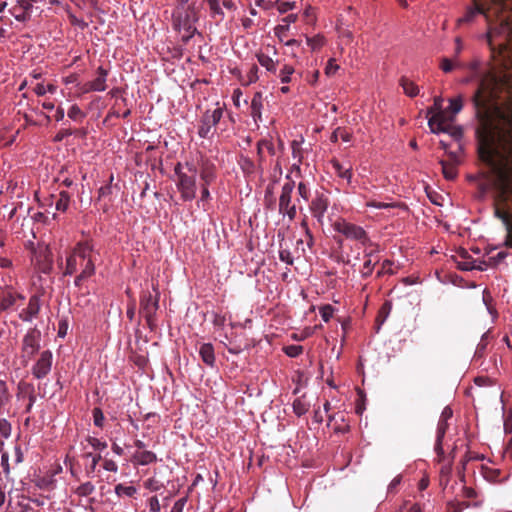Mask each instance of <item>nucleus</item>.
<instances>
[{
	"label": "nucleus",
	"instance_id": "obj_50",
	"mask_svg": "<svg viewBox=\"0 0 512 512\" xmlns=\"http://www.w3.org/2000/svg\"><path fill=\"white\" fill-rule=\"evenodd\" d=\"M334 313V309L331 305H325L320 309V315L324 322H328Z\"/></svg>",
	"mask_w": 512,
	"mask_h": 512
},
{
	"label": "nucleus",
	"instance_id": "obj_8",
	"mask_svg": "<svg viewBox=\"0 0 512 512\" xmlns=\"http://www.w3.org/2000/svg\"><path fill=\"white\" fill-rule=\"evenodd\" d=\"M334 230L347 239L355 240L365 245L369 241V237L366 231L356 224L350 223L346 220H338L333 225Z\"/></svg>",
	"mask_w": 512,
	"mask_h": 512
},
{
	"label": "nucleus",
	"instance_id": "obj_59",
	"mask_svg": "<svg viewBox=\"0 0 512 512\" xmlns=\"http://www.w3.org/2000/svg\"><path fill=\"white\" fill-rule=\"evenodd\" d=\"M292 155L294 159H297L299 163L302 161L300 144L297 141L292 142Z\"/></svg>",
	"mask_w": 512,
	"mask_h": 512
},
{
	"label": "nucleus",
	"instance_id": "obj_64",
	"mask_svg": "<svg viewBox=\"0 0 512 512\" xmlns=\"http://www.w3.org/2000/svg\"><path fill=\"white\" fill-rule=\"evenodd\" d=\"M487 337H488V332L483 334L481 341L477 345L476 352H475L476 355L480 356L484 352V350L486 348V344H487V342H486Z\"/></svg>",
	"mask_w": 512,
	"mask_h": 512
},
{
	"label": "nucleus",
	"instance_id": "obj_56",
	"mask_svg": "<svg viewBox=\"0 0 512 512\" xmlns=\"http://www.w3.org/2000/svg\"><path fill=\"white\" fill-rule=\"evenodd\" d=\"M103 469L109 472L116 473L118 471V465L112 459H104Z\"/></svg>",
	"mask_w": 512,
	"mask_h": 512
},
{
	"label": "nucleus",
	"instance_id": "obj_19",
	"mask_svg": "<svg viewBox=\"0 0 512 512\" xmlns=\"http://www.w3.org/2000/svg\"><path fill=\"white\" fill-rule=\"evenodd\" d=\"M24 298L25 297L20 293L11 292V291L6 292L5 294H3V296L0 299V310H2V311L8 310L9 308L13 307L16 304V301L18 299L24 300Z\"/></svg>",
	"mask_w": 512,
	"mask_h": 512
},
{
	"label": "nucleus",
	"instance_id": "obj_27",
	"mask_svg": "<svg viewBox=\"0 0 512 512\" xmlns=\"http://www.w3.org/2000/svg\"><path fill=\"white\" fill-rule=\"evenodd\" d=\"M95 490H96L95 485L90 481H86V482L81 483L78 487H76L74 489V493L78 497H88V496L92 495L95 492Z\"/></svg>",
	"mask_w": 512,
	"mask_h": 512
},
{
	"label": "nucleus",
	"instance_id": "obj_57",
	"mask_svg": "<svg viewBox=\"0 0 512 512\" xmlns=\"http://www.w3.org/2000/svg\"><path fill=\"white\" fill-rule=\"evenodd\" d=\"M366 207L377 208V209H386V208L393 207V204L370 200V201L366 202Z\"/></svg>",
	"mask_w": 512,
	"mask_h": 512
},
{
	"label": "nucleus",
	"instance_id": "obj_60",
	"mask_svg": "<svg viewBox=\"0 0 512 512\" xmlns=\"http://www.w3.org/2000/svg\"><path fill=\"white\" fill-rule=\"evenodd\" d=\"M226 318L224 315L214 313L212 323L215 327L222 328L225 325Z\"/></svg>",
	"mask_w": 512,
	"mask_h": 512
},
{
	"label": "nucleus",
	"instance_id": "obj_39",
	"mask_svg": "<svg viewBox=\"0 0 512 512\" xmlns=\"http://www.w3.org/2000/svg\"><path fill=\"white\" fill-rule=\"evenodd\" d=\"M294 68L290 65H284L280 70L279 77L280 81L284 84L291 82V76L294 73Z\"/></svg>",
	"mask_w": 512,
	"mask_h": 512
},
{
	"label": "nucleus",
	"instance_id": "obj_38",
	"mask_svg": "<svg viewBox=\"0 0 512 512\" xmlns=\"http://www.w3.org/2000/svg\"><path fill=\"white\" fill-rule=\"evenodd\" d=\"M68 117L73 121H82L86 117V114L77 104H73L68 110Z\"/></svg>",
	"mask_w": 512,
	"mask_h": 512
},
{
	"label": "nucleus",
	"instance_id": "obj_17",
	"mask_svg": "<svg viewBox=\"0 0 512 512\" xmlns=\"http://www.w3.org/2000/svg\"><path fill=\"white\" fill-rule=\"evenodd\" d=\"M199 355L202 359V361L210 366H215V353H214V347L211 343H203L200 345L199 348Z\"/></svg>",
	"mask_w": 512,
	"mask_h": 512
},
{
	"label": "nucleus",
	"instance_id": "obj_55",
	"mask_svg": "<svg viewBox=\"0 0 512 512\" xmlns=\"http://www.w3.org/2000/svg\"><path fill=\"white\" fill-rule=\"evenodd\" d=\"M338 69H339V65H337L335 63V60L329 59L327 65L325 67V74L327 76H332L337 72Z\"/></svg>",
	"mask_w": 512,
	"mask_h": 512
},
{
	"label": "nucleus",
	"instance_id": "obj_2",
	"mask_svg": "<svg viewBox=\"0 0 512 512\" xmlns=\"http://www.w3.org/2000/svg\"><path fill=\"white\" fill-rule=\"evenodd\" d=\"M100 252L91 239L78 241L66 256L64 276L75 275L74 285L81 288L96 273Z\"/></svg>",
	"mask_w": 512,
	"mask_h": 512
},
{
	"label": "nucleus",
	"instance_id": "obj_16",
	"mask_svg": "<svg viewBox=\"0 0 512 512\" xmlns=\"http://www.w3.org/2000/svg\"><path fill=\"white\" fill-rule=\"evenodd\" d=\"M263 102L264 99L262 92H256L252 97L250 105V114L255 122L262 120Z\"/></svg>",
	"mask_w": 512,
	"mask_h": 512
},
{
	"label": "nucleus",
	"instance_id": "obj_29",
	"mask_svg": "<svg viewBox=\"0 0 512 512\" xmlns=\"http://www.w3.org/2000/svg\"><path fill=\"white\" fill-rule=\"evenodd\" d=\"M440 165L442 167V172L444 177L447 180H453L457 176V164L450 163L448 161L440 160Z\"/></svg>",
	"mask_w": 512,
	"mask_h": 512
},
{
	"label": "nucleus",
	"instance_id": "obj_49",
	"mask_svg": "<svg viewBox=\"0 0 512 512\" xmlns=\"http://www.w3.org/2000/svg\"><path fill=\"white\" fill-rule=\"evenodd\" d=\"M88 443L96 450L102 451L107 448V443L95 437H88Z\"/></svg>",
	"mask_w": 512,
	"mask_h": 512
},
{
	"label": "nucleus",
	"instance_id": "obj_14",
	"mask_svg": "<svg viewBox=\"0 0 512 512\" xmlns=\"http://www.w3.org/2000/svg\"><path fill=\"white\" fill-rule=\"evenodd\" d=\"M9 8L10 14L19 22H26L31 17L32 7L22 2L14 0Z\"/></svg>",
	"mask_w": 512,
	"mask_h": 512
},
{
	"label": "nucleus",
	"instance_id": "obj_31",
	"mask_svg": "<svg viewBox=\"0 0 512 512\" xmlns=\"http://www.w3.org/2000/svg\"><path fill=\"white\" fill-rule=\"evenodd\" d=\"M451 121H453V117L447 119L445 133L449 134L454 140L459 141L463 136L462 127L452 125Z\"/></svg>",
	"mask_w": 512,
	"mask_h": 512
},
{
	"label": "nucleus",
	"instance_id": "obj_52",
	"mask_svg": "<svg viewBox=\"0 0 512 512\" xmlns=\"http://www.w3.org/2000/svg\"><path fill=\"white\" fill-rule=\"evenodd\" d=\"M298 194L301 198H303L305 201L309 199L310 196V189L308 185L304 182H300L297 187Z\"/></svg>",
	"mask_w": 512,
	"mask_h": 512
},
{
	"label": "nucleus",
	"instance_id": "obj_12",
	"mask_svg": "<svg viewBox=\"0 0 512 512\" xmlns=\"http://www.w3.org/2000/svg\"><path fill=\"white\" fill-rule=\"evenodd\" d=\"M329 207V199L324 193H317L314 199L311 201L310 210L313 217L319 223H323V219L327 209Z\"/></svg>",
	"mask_w": 512,
	"mask_h": 512
},
{
	"label": "nucleus",
	"instance_id": "obj_20",
	"mask_svg": "<svg viewBox=\"0 0 512 512\" xmlns=\"http://www.w3.org/2000/svg\"><path fill=\"white\" fill-rule=\"evenodd\" d=\"M34 260L37 265H39V269L43 273H48L52 268V260L49 258V252L47 249L39 253H35Z\"/></svg>",
	"mask_w": 512,
	"mask_h": 512
},
{
	"label": "nucleus",
	"instance_id": "obj_3",
	"mask_svg": "<svg viewBox=\"0 0 512 512\" xmlns=\"http://www.w3.org/2000/svg\"><path fill=\"white\" fill-rule=\"evenodd\" d=\"M176 175V187L182 201H192L196 197L197 175L199 169L194 162L177 163L174 168Z\"/></svg>",
	"mask_w": 512,
	"mask_h": 512
},
{
	"label": "nucleus",
	"instance_id": "obj_23",
	"mask_svg": "<svg viewBox=\"0 0 512 512\" xmlns=\"http://www.w3.org/2000/svg\"><path fill=\"white\" fill-rule=\"evenodd\" d=\"M114 492L119 498H122V497L132 498L137 494L138 489L132 485L128 486V485L119 483V484L115 485Z\"/></svg>",
	"mask_w": 512,
	"mask_h": 512
},
{
	"label": "nucleus",
	"instance_id": "obj_4",
	"mask_svg": "<svg viewBox=\"0 0 512 512\" xmlns=\"http://www.w3.org/2000/svg\"><path fill=\"white\" fill-rule=\"evenodd\" d=\"M199 177H200V198L197 201V206L202 208L204 211L208 210L207 204L212 199L209 191L210 185H212L217 179V172L215 165L209 160H201L199 165Z\"/></svg>",
	"mask_w": 512,
	"mask_h": 512
},
{
	"label": "nucleus",
	"instance_id": "obj_58",
	"mask_svg": "<svg viewBox=\"0 0 512 512\" xmlns=\"http://www.w3.org/2000/svg\"><path fill=\"white\" fill-rule=\"evenodd\" d=\"M307 42L312 49H317L324 44V38L322 36H316L314 38H308Z\"/></svg>",
	"mask_w": 512,
	"mask_h": 512
},
{
	"label": "nucleus",
	"instance_id": "obj_25",
	"mask_svg": "<svg viewBox=\"0 0 512 512\" xmlns=\"http://www.w3.org/2000/svg\"><path fill=\"white\" fill-rule=\"evenodd\" d=\"M12 395L9 391L8 384L4 380H0V411L6 409L11 401Z\"/></svg>",
	"mask_w": 512,
	"mask_h": 512
},
{
	"label": "nucleus",
	"instance_id": "obj_5",
	"mask_svg": "<svg viewBox=\"0 0 512 512\" xmlns=\"http://www.w3.org/2000/svg\"><path fill=\"white\" fill-rule=\"evenodd\" d=\"M223 116V108L216 107L206 110L200 117L198 124V136L203 139H211L215 133V127Z\"/></svg>",
	"mask_w": 512,
	"mask_h": 512
},
{
	"label": "nucleus",
	"instance_id": "obj_30",
	"mask_svg": "<svg viewBox=\"0 0 512 512\" xmlns=\"http://www.w3.org/2000/svg\"><path fill=\"white\" fill-rule=\"evenodd\" d=\"M494 215L496 218L500 219L504 226L506 227V230L509 234H512V220L511 215L509 211H504L500 208H496Z\"/></svg>",
	"mask_w": 512,
	"mask_h": 512
},
{
	"label": "nucleus",
	"instance_id": "obj_32",
	"mask_svg": "<svg viewBox=\"0 0 512 512\" xmlns=\"http://www.w3.org/2000/svg\"><path fill=\"white\" fill-rule=\"evenodd\" d=\"M400 84H401L405 94L410 97L416 96L419 92V89L415 85V83L413 81L409 80L408 78H405V77L401 78Z\"/></svg>",
	"mask_w": 512,
	"mask_h": 512
},
{
	"label": "nucleus",
	"instance_id": "obj_36",
	"mask_svg": "<svg viewBox=\"0 0 512 512\" xmlns=\"http://www.w3.org/2000/svg\"><path fill=\"white\" fill-rule=\"evenodd\" d=\"M70 203V196L68 192L62 191L59 194V199L56 201L55 207L58 211H66Z\"/></svg>",
	"mask_w": 512,
	"mask_h": 512
},
{
	"label": "nucleus",
	"instance_id": "obj_47",
	"mask_svg": "<svg viewBox=\"0 0 512 512\" xmlns=\"http://www.w3.org/2000/svg\"><path fill=\"white\" fill-rule=\"evenodd\" d=\"M460 66H461V64L459 62H457L456 64H453V62L448 58H443L441 60V64H440V68L445 73H449L454 69V67H460Z\"/></svg>",
	"mask_w": 512,
	"mask_h": 512
},
{
	"label": "nucleus",
	"instance_id": "obj_61",
	"mask_svg": "<svg viewBox=\"0 0 512 512\" xmlns=\"http://www.w3.org/2000/svg\"><path fill=\"white\" fill-rule=\"evenodd\" d=\"M149 510L150 512H160V503L157 496L149 499Z\"/></svg>",
	"mask_w": 512,
	"mask_h": 512
},
{
	"label": "nucleus",
	"instance_id": "obj_11",
	"mask_svg": "<svg viewBox=\"0 0 512 512\" xmlns=\"http://www.w3.org/2000/svg\"><path fill=\"white\" fill-rule=\"evenodd\" d=\"M41 306V296L38 294L31 295L27 307L23 308L18 314L19 319L23 322H32L38 317Z\"/></svg>",
	"mask_w": 512,
	"mask_h": 512
},
{
	"label": "nucleus",
	"instance_id": "obj_7",
	"mask_svg": "<svg viewBox=\"0 0 512 512\" xmlns=\"http://www.w3.org/2000/svg\"><path fill=\"white\" fill-rule=\"evenodd\" d=\"M41 337V331L36 326L29 328L23 336L21 357L24 359L25 363L31 360L40 350Z\"/></svg>",
	"mask_w": 512,
	"mask_h": 512
},
{
	"label": "nucleus",
	"instance_id": "obj_53",
	"mask_svg": "<svg viewBox=\"0 0 512 512\" xmlns=\"http://www.w3.org/2000/svg\"><path fill=\"white\" fill-rule=\"evenodd\" d=\"M458 267L463 271H470L474 270L476 268V261L475 260H464L458 262Z\"/></svg>",
	"mask_w": 512,
	"mask_h": 512
},
{
	"label": "nucleus",
	"instance_id": "obj_34",
	"mask_svg": "<svg viewBox=\"0 0 512 512\" xmlns=\"http://www.w3.org/2000/svg\"><path fill=\"white\" fill-rule=\"evenodd\" d=\"M206 1L209 5L212 17L216 18L218 21H222L224 19L225 15H224L222 8L220 7L219 1L218 0H206Z\"/></svg>",
	"mask_w": 512,
	"mask_h": 512
},
{
	"label": "nucleus",
	"instance_id": "obj_63",
	"mask_svg": "<svg viewBox=\"0 0 512 512\" xmlns=\"http://www.w3.org/2000/svg\"><path fill=\"white\" fill-rule=\"evenodd\" d=\"M442 103H443V99L441 97H435L434 98V105L429 110V113H431L432 111H435V113H445L442 110Z\"/></svg>",
	"mask_w": 512,
	"mask_h": 512
},
{
	"label": "nucleus",
	"instance_id": "obj_15",
	"mask_svg": "<svg viewBox=\"0 0 512 512\" xmlns=\"http://www.w3.org/2000/svg\"><path fill=\"white\" fill-rule=\"evenodd\" d=\"M446 125L447 118L445 113H435L428 120V126L434 134L445 133Z\"/></svg>",
	"mask_w": 512,
	"mask_h": 512
},
{
	"label": "nucleus",
	"instance_id": "obj_54",
	"mask_svg": "<svg viewBox=\"0 0 512 512\" xmlns=\"http://www.w3.org/2000/svg\"><path fill=\"white\" fill-rule=\"evenodd\" d=\"M374 265L372 264L371 259L365 260L363 267L361 269L362 277L367 278L372 274Z\"/></svg>",
	"mask_w": 512,
	"mask_h": 512
},
{
	"label": "nucleus",
	"instance_id": "obj_22",
	"mask_svg": "<svg viewBox=\"0 0 512 512\" xmlns=\"http://www.w3.org/2000/svg\"><path fill=\"white\" fill-rule=\"evenodd\" d=\"M135 460L139 465H149L157 461V456L154 452L143 450L136 452L134 455Z\"/></svg>",
	"mask_w": 512,
	"mask_h": 512
},
{
	"label": "nucleus",
	"instance_id": "obj_37",
	"mask_svg": "<svg viewBox=\"0 0 512 512\" xmlns=\"http://www.w3.org/2000/svg\"><path fill=\"white\" fill-rule=\"evenodd\" d=\"M463 108V98L462 96H457L455 98L449 99V111L452 113V116L458 114Z\"/></svg>",
	"mask_w": 512,
	"mask_h": 512
},
{
	"label": "nucleus",
	"instance_id": "obj_40",
	"mask_svg": "<svg viewBox=\"0 0 512 512\" xmlns=\"http://www.w3.org/2000/svg\"><path fill=\"white\" fill-rule=\"evenodd\" d=\"M7 481L3 478V476L0 475V508L4 506L6 500H7ZM10 494V491L8 492Z\"/></svg>",
	"mask_w": 512,
	"mask_h": 512
},
{
	"label": "nucleus",
	"instance_id": "obj_10",
	"mask_svg": "<svg viewBox=\"0 0 512 512\" xmlns=\"http://www.w3.org/2000/svg\"><path fill=\"white\" fill-rule=\"evenodd\" d=\"M158 298L148 293L144 294L140 300V312L143 314L148 326L153 329L155 325L156 311L158 310Z\"/></svg>",
	"mask_w": 512,
	"mask_h": 512
},
{
	"label": "nucleus",
	"instance_id": "obj_44",
	"mask_svg": "<svg viewBox=\"0 0 512 512\" xmlns=\"http://www.w3.org/2000/svg\"><path fill=\"white\" fill-rule=\"evenodd\" d=\"M101 459H102L101 454H95L94 456H92L91 464L89 467L86 468L87 477L93 476V474L95 473L96 467Z\"/></svg>",
	"mask_w": 512,
	"mask_h": 512
},
{
	"label": "nucleus",
	"instance_id": "obj_28",
	"mask_svg": "<svg viewBox=\"0 0 512 512\" xmlns=\"http://www.w3.org/2000/svg\"><path fill=\"white\" fill-rule=\"evenodd\" d=\"M10 455L8 452H2L1 454V468L4 474V479L7 481L13 482V479L11 478V469L14 467L13 464L11 465L9 462Z\"/></svg>",
	"mask_w": 512,
	"mask_h": 512
},
{
	"label": "nucleus",
	"instance_id": "obj_24",
	"mask_svg": "<svg viewBox=\"0 0 512 512\" xmlns=\"http://www.w3.org/2000/svg\"><path fill=\"white\" fill-rule=\"evenodd\" d=\"M297 19L296 14H289L282 19V24L275 27V35L280 39L285 33L289 30V26L291 23H294Z\"/></svg>",
	"mask_w": 512,
	"mask_h": 512
},
{
	"label": "nucleus",
	"instance_id": "obj_46",
	"mask_svg": "<svg viewBox=\"0 0 512 512\" xmlns=\"http://www.w3.org/2000/svg\"><path fill=\"white\" fill-rule=\"evenodd\" d=\"M258 72L259 69L257 65H253L247 73V81L245 84L250 85L252 83H255L259 79Z\"/></svg>",
	"mask_w": 512,
	"mask_h": 512
},
{
	"label": "nucleus",
	"instance_id": "obj_35",
	"mask_svg": "<svg viewBox=\"0 0 512 512\" xmlns=\"http://www.w3.org/2000/svg\"><path fill=\"white\" fill-rule=\"evenodd\" d=\"M333 167L337 173V175L342 178V179H345L347 181L348 184L351 183V180H352V170L350 167L348 168H345L343 167L342 164H340L339 162H335L333 164Z\"/></svg>",
	"mask_w": 512,
	"mask_h": 512
},
{
	"label": "nucleus",
	"instance_id": "obj_41",
	"mask_svg": "<svg viewBox=\"0 0 512 512\" xmlns=\"http://www.w3.org/2000/svg\"><path fill=\"white\" fill-rule=\"evenodd\" d=\"M12 458H13V466H17V465H19L20 463H22L24 461V453H23V450L21 448V445L16 444L13 447Z\"/></svg>",
	"mask_w": 512,
	"mask_h": 512
},
{
	"label": "nucleus",
	"instance_id": "obj_43",
	"mask_svg": "<svg viewBox=\"0 0 512 512\" xmlns=\"http://www.w3.org/2000/svg\"><path fill=\"white\" fill-rule=\"evenodd\" d=\"M287 356L295 358L303 352V347L300 345H289L284 348Z\"/></svg>",
	"mask_w": 512,
	"mask_h": 512
},
{
	"label": "nucleus",
	"instance_id": "obj_1",
	"mask_svg": "<svg viewBox=\"0 0 512 512\" xmlns=\"http://www.w3.org/2000/svg\"><path fill=\"white\" fill-rule=\"evenodd\" d=\"M512 9V0H474V6L467 9L458 19V24L471 22L477 15H483L488 23V41L493 44L494 37H501L506 47L512 46V19L505 13Z\"/></svg>",
	"mask_w": 512,
	"mask_h": 512
},
{
	"label": "nucleus",
	"instance_id": "obj_48",
	"mask_svg": "<svg viewBox=\"0 0 512 512\" xmlns=\"http://www.w3.org/2000/svg\"><path fill=\"white\" fill-rule=\"evenodd\" d=\"M0 434L4 438H8L11 434V424L4 418H0Z\"/></svg>",
	"mask_w": 512,
	"mask_h": 512
},
{
	"label": "nucleus",
	"instance_id": "obj_18",
	"mask_svg": "<svg viewBox=\"0 0 512 512\" xmlns=\"http://www.w3.org/2000/svg\"><path fill=\"white\" fill-rule=\"evenodd\" d=\"M447 428H448V421L439 419L438 424H437L436 442H435V447H434V449L438 455H442L444 453L442 442H443L444 436L446 434Z\"/></svg>",
	"mask_w": 512,
	"mask_h": 512
},
{
	"label": "nucleus",
	"instance_id": "obj_51",
	"mask_svg": "<svg viewBox=\"0 0 512 512\" xmlns=\"http://www.w3.org/2000/svg\"><path fill=\"white\" fill-rule=\"evenodd\" d=\"M294 8H295L294 2H289V1L277 2V10L281 14H285L288 11L293 10Z\"/></svg>",
	"mask_w": 512,
	"mask_h": 512
},
{
	"label": "nucleus",
	"instance_id": "obj_6",
	"mask_svg": "<svg viewBox=\"0 0 512 512\" xmlns=\"http://www.w3.org/2000/svg\"><path fill=\"white\" fill-rule=\"evenodd\" d=\"M288 181L284 183L279 197V213L283 217H288L289 221H293L297 216V208L292 203V193L295 188V182L287 176Z\"/></svg>",
	"mask_w": 512,
	"mask_h": 512
},
{
	"label": "nucleus",
	"instance_id": "obj_33",
	"mask_svg": "<svg viewBox=\"0 0 512 512\" xmlns=\"http://www.w3.org/2000/svg\"><path fill=\"white\" fill-rule=\"evenodd\" d=\"M264 151H267L271 155L275 154L274 145L268 139H262L257 144V153H258L260 159H262Z\"/></svg>",
	"mask_w": 512,
	"mask_h": 512
},
{
	"label": "nucleus",
	"instance_id": "obj_21",
	"mask_svg": "<svg viewBox=\"0 0 512 512\" xmlns=\"http://www.w3.org/2000/svg\"><path fill=\"white\" fill-rule=\"evenodd\" d=\"M257 60L259 64L264 67L268 72L275 73L277 70V62L269 54L257 53Z\"/></svg>",
	"mask_w": 512,
	"mask_h": 512
},
{
	"label": "nucleus",
	"instance_id": "obj_9",
	"mask_svg": "<svg viewBox=\"0 0 512 512\" xmlns=\"http://www.w3.org/2000/svg\"><path fill=\"white\" fill-rule=\"evenodd\" d=\"M53 354L50 350H44L40 353L39 358L32 366L31 373L36 379H43L52 369Z\"/></svg>",
	"mask_w": 512,
	"mask_h": 512
},
{
	"label": "nucleus",
	"instance_id": "obj_13",
	"mask_svg": "<svg viewBox=\"0 0 512 512\" xmlns=\"http://www.w3.org/2000/svg\"><path fill=\"white\" fill-rule=\"evenodd\" d=\"M107 75H108V72L102 66L98 67L96 78L85 83L81 88L82 92L89 93L92 91H94V92L105 91L107 88V86H106Z\"/></svg>",
	"mask_w": 512,
	"mask_h": 512
},
{
	"label": "nucleus",
	"instance_id": "obj_45",
	"mask_svg": "<svg viewBox=\"0 0 512 512\" xmlns=\"http://www.w3.org/2000/svg\"><path fill=\"white\" fill-rule=\"evenodd\" d=\"M279 259L282 262L286 263L287 265H293V263H294V258L289 249L281 248L279 251Z\"/></svg>",
	"mask_w": 512,
	"mask_h": 512
},
{
	"label": "nucleus",
	"instance_id": "obj_62",
	"mask_svg": "<svg viewBox=\"0 0 512 512\" xmlns=\"http://www.w3.org/2000/svg\"><path fill=\"white\" fill-rule=\"evenodd\" d=\"M72 135V131L70 129H61L54 137V142H61L66 137Z\"/></svg>",
	"mask_w": 512,
	"mask_h": 512
},
{
	"label": "nucleus",
	"instance_id": "obj_42",
	"mask_svg": "<svg viewBox=\"0 0 512 512\" xmlns=\"http://www.w3.org/2000/svg\"><path fill=\"white\" fill-rule=\"evenodd\" d=\"M92 414H93L94 425L102 428L104 425V420H105L102 410L100 408L96 407L93 409Z\"/></svg>",
	"mask_w": 512,
	"mask_h": 512
},
{
	"label": "nucleus",
	"instance_id": "obj_26",
	"mask_svg": "<svg viewBox=\"0 0 512 512\" xmlns=\"http://www.w3.org/2000/svg\"><path fill=\"white\" fill-rule=\"evenodd\" d=\"M293 412L298 416H302L308 412L310 403L305 399L304 396L298 397L293 402Z\"/></svg>",
	"mask_w": 512,
	"mask_h": 512
}]
</instances>
